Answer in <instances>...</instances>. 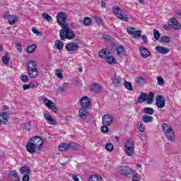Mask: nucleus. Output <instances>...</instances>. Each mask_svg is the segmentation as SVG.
<instances>
[{
    "label": "nucleus",
    "mask_w": 181,
    "mask_h": 181,
    "mask_svg": "<svg viewBox=\"0 0 181 181\" xmlns=\"http://www.w3.org/2000/svg\"><path fill=\"white\" fill-rule=\"evenodd\" d=\"M42 18L44 19H46V21H47L48 22H50V21H52V16H50L49 14H47V13H42Z\"/></svg>",
    "instance_id": "43"
},
{
    "label": "nucleus",
    "mask_w": 181,
    "mask_h": 181,
    "mask_svg": "<svg viewBox=\"0 0 181 181\" xmlns=\"http://www.w3.org/2000/svg\"><path fill=\"white\" fill-rule=\"evenodd\" d=\"M153 33L154 35V39H156V40H159L160 33L158 31V30H153Z\"/></svg>",
    "instance_id": "40"
},
{
    "label": "nucleus",
    "mask_w": 181,
    "mask_h": 181,
    "mask_svg": "<svg viewBox=\"0 0 181 181\" xmlns=\"http://www.w3.org/2000/svg\"><path fill=\"white\" fill-rule=\"evenodd\" d=\"M147 95L145 93H142L140 96L138 98V103L139 104H142V103H145L146 101Z\"/></svg>",
    "instance_id": "26"
},
{
    "label": "nucleus",
    "mask_w": 181,
    "mask_h": 181,
    "mask_svg": "<svg viewBox=\"0 0 181 181\" xmlns=\"http://www.w3.org/2000/svg\"><path fill=\"white\" fill-rule=\"evenodd\" d=\"M146 101H147V104H152V103H153V99L151 98H148L147 96Z\"/></svg>",
    "instance_id": "57"
},
{
    "label": "nucleus",
    "mask_w": 181,
    "mask_h": 181,
    "mask_svg": "<svg viewBox=\"0 0 181 181\" xmlns=\"http://www.w3.org/2000/svg\"><path fill=\"white\" fill-rule=\"evenodd\" d=\"M27 67L28 70V74L31 78H36V77L39 75V72L37 71V64H36V61L30 60L27 62Z\"/></svg>",
    "instance_id": "2"
},
{
    "label": "nucleus",
    "mask_w": 181,
    "mask_h": 181,
    "mask_svg": "<svg viewBox=\"0 0 181 181\" xmlns=\"http://www.w3.org/2000/svg\"><path fill=\"white\" fill-rule=\"evenodd\" d=\"M57 93H59V94H62V93H64V91H66V86L64 85L62 86H59L58 88V89L57 90Z\"/></svg>",
    "instance_id": "42"
},
{
    "label": "nucleus",
    "mask_w": 181,
    "mask_h": 181,
    "mask_svg": "<svg viewBox=\"0 0 181 181\" xmlns=\"http://www.w3.org/2000/svg\"><path fill=\"white\" fill-rule=\"evenodd\" d=\"M88 112L87 111V109L81 108L79 110V117L81 118V119H86L87 118V114Z\"/></svg>",
    "instance_id": "22"
},
{
    "label": "nucleus",
    "mask_w": 181,
    "mask_h": 181,
    "mask_svg": "<svg viewBox=\"0 0 181 181\" xmlns=\"http://www.w3.org/2000/svg\"><path fill=\"white\" fill-rule=\"evenodd\" d=\"M83 23L85 26H88L91 25V18L86 17L83 20Z\"/></svg>",
    "instance_id": "41"
},
{
    "label": "nucleus",
    "mask_w": 181,
    "mask_h": 181,
    "mask_svg": "<svg viewBox=\"0 0 181 181\" xmlns=\"http://www.w3.org/2000/svg\"><path fill=\"white\" fill-rule=\"evenodd\" d=\"M142 121L145 124H149V122H153V117L149 116L148 115H144L142 116Z\"/></svg>",
    "instance_id": "21"
},
{
    "label": "nucleus",
    "mask_w": 181,
    "mask_h": 181,
    "mask_svg": "<svg viewBox=\"0 0 181 181\" xmlns=\"http://www.w3.org/2000/svg\"><path fill=\"white\" fill-rule=\"evenodd\" d=\"M160 43H170V37L163 35L160 38Z\"/></svg>",
    "instance_id": "30"
},
{
    "label": "nucleus",
    "mask_w": 181,
    "mask_h": 181,
    "mask_svg": "<svg viewBox=\"0 0 181 181\" xmlns=\"http://www.w3.org/2000/svg\"><path fill=\"white\" fill-rule=\"evenodd\" d=\"M142 111L146 115H153V112H155V110L152 107H144Z\"/></svg>",
    "instance_id": "23"
},
{
    "label": "nucleus",
    "mask_w": 181,
    "mask_h": 181,
    "mask_svg": "<svg viewBox=\"0 0 181 181\" xmlns=\"http://www.w3.org/2000/svg\"><path fill=\"white\" fill-rule=\"evenodd\" d=\"M16 47L18 52V53H21L22 52V45L21 43H16Z\"/></svg>",
    "instance_id": "51"
},
{
    "label": "nucleus",
    "mask_w": 181,
    "mask_h": 181,
    "mask_svg": "<svg viewBox=\"0 0 181 181\" xmlns=\"http://www.w3.org/2000/svg\"><path fill=\"white\" fill-rule=\"evenodd\" d=\"M2 62L4 64H9V57H8L6 56H3Z\"/></svg>",
    "instance_id": "48"
},
{
    "label": "nucleus",
    "mask_w": 181,
    "mask_h": 181,
    "mask_svg": "<svg viewBox=\"0 0 181 181\" xmlns=\"http://www.w3.org/2000/svg\"><path fill=\"white\" fill-rule=\"evenodd\" d=\"M11 115L8 113V112H3L0 113V117H1L3 119L4 125H8V121H9V118H11Z\"/></svg>",
    "instance_id": "17"
},
{
    "label": "nucleus",
    "mask_w": 181,
    "mask_h": 181,
    "mask_svg": "<svg viewBox=\"0 0 181 181\" xmlns=\"http://www.w3.org/2000/svg\"><path fill=\"white\" fill-rule=\"evenodd\" d=\"M127 30L129 35H134V32H135V28L129 27L127 29Z\"/></svg>",
    "instance_id": "52"
},
{
    "label": "nucleus",
    "mask_w": 181,
    "mask_h": 181,
    "mask_svg": "<svg viewBox=\"0 0 181 181\" xmlns=\"http://www.w3.org/2000/svg\"><path fill=\"white\" fill-rule=\"evenodd\" d=\"M30 177H29V174L28 175H24L23 177V181H29Z\"/></svg>",
    "instance_id": "56"
},
{
    "label": "nucleus",
    "mask_w": 181,
    "mask_h": 181,
    "mask_svg": "<svg viewBox=\"0 0 181 181\" xmlns=\"http://www.w3.org/2000/svg\"><path fill=\"white\" fill-rule=\"evenodd\" d=\"M29 88H32V83L30 84H25L23 86V89L24 91H26V90H29Z\"/></svg>",
    "instance_id": "54"
},
{
    "label": "nucleus",
    "mask_w": 181,
    "mask_h": 181,
    "mask_svg": "<svg viewBox=\"0 0 181 181\" xmlns=\"http://www.w3.org/2000/svg\"><path fill=\"white\" fill-rule=\"evenodd\" d=\"M124 86L127 88V90H129V91H132V90H134V88L132 87V83H131V82L125 81L124 82Z\"/></svg>",
    "instance_id": "33"
},
{
    "label": "nucleus",
    "mask_w": 181,
    "mask_h": 181,
    "mask_svg": "<svg viewBox=\"0 0 181 181\" xmlns=\"http://www.w3.org/2000/svg\"><path fill=\"white\" fill-rule=\"evenodd\" d=\"M137 128L140 132H145V126L144 125V123L142 122H137Z\"/></svg>",
    "instance_id": "34"
},
{
    "label": "nucleus",
    "mask_w": 181,
    "mask_h": 181,
    "mask_svg": "<svg viewBox=\"0 0 181 181\" xmlns=\"http://www.w3.org/2000/svg\"><path fill=\"white\" fill-rule=\"evenodd\" d=\"M156 104L158 108L162 109L165 107L166 99L161 95H158L156 98Z\"/></svg>",
    "instance_id": "7"
},
{
    "label": "nucleus",
    "mask_w": 181,
    "mask_h": 181,
    "mask_svg": "<svg viewBox=\"0 0 181 181\" xmlns=\"http://www.w3.org/2000/svg\"><path fill=\"white\" fill-rule=\"evenodd\" d=\"M80 104L82 108L88 110L90 108V104H91V100L87 96H83L80 100Z\"/></svg>",
    "instance_id": "8"
},
{
    "label": "nucleus",
    "mask_w": 181,
    "mask_h": 181,
    "mask_svg": "<svg viewBox=\"0 0 181 181\" xmlns=\"http://www.w3.org/2000/svg\"><path fill=\"white\" fill-rule=\"evenodd\" d=\"M118 171L122 175H124L125 176H129V175H134V170L131 169L128 166H120L118 168Z\"/></svg>",
    "instance_id": "10"
},
{
    "label": "nucleus",
    "mask_w": 181,
    "mask_h": 181,
    "mask_svg": "<svg viewBox=\"0 0 181 181\" xmlns=\"http://www.w3.org/2000/svg\"><path fill=\"white\" fill-rule=\"evenodd\" d=\"M44 117L47 121H48L49 125H56L57 122L53 119V117L49 113H45Z\"/></svg>",
    "instance_id": "19"
},
{
    "label": "nucleus",
    "mask_w": 181,
    "mask_h": 181,
    "mask_svg": "<svg viewBox=\"0 0 181 181\" xmlns=\"http://www.w3.org/2000/svg\"><path fill=\"white\" fill-rule=\"evenodd\" d=\"M157 80L158 86H163V84H165V80L163 78H162V76H158Z\"/></svg>",
    "instance_id": "44"
},
{
    "label": "nucleus",
    "mask_w": 181,
    "mask_h": 181,
    "mask_svg": "<svg viewBox=\"0 0 181 181\" xmlns=\"http://www.w3.org/2000/svg\"><path fill=\"white\" fill-rule=\"evenodd\" d=\"M65 119H66V121H71V119H73V117H71V116H66V117H65Z\"/></svg>",
    "instance_id": "62"
},
{
    "label": "nucleus",
    "mask_w": 181,
    "mask_h": 181,
    "mask_svg": "<svg viewBox=\"0 0 181 181\" xmlns=\"http://www.w3.org/2000/svg\"><path fill=\"white\" fill-rule=\"evenodd\" d=\"M140 53L144 59H146L151 56V52L146 48H141L140 49Z\"/></svg>",
    "instance_id": "20"
},
{
    "label": "nucleus",
    "mask_w": 181,
    "mask_h": 181,
    "mask_svg": "<svg viewBox=\"0 0 181 181\" xmlns=\"http://www.w3.org/2000/svg\"><path fill=\"white\" fill-rule=\"evenodd\" d=\"M21 80L23 83H26V81H29V76L27 75H21Z\"/></svg>",
    "instance_id": "45"
},
{
    "label": "nucleus",
    "mask_w": 181,
    "mask_h": 181,
    "mask_svg": "<svg viewBox=\"0 0 181 181\" xmlns=\"http://www.w3.org/2000/svg\"><path fill=\"white\" fill-rule=\"evenodd\" d=\"M56 74L58 78H63V74H62V69H57Z\"/></svg>",
    "instance_id": "47"
},
{
    "label": "nucleus",
    "mask_w": 181,
    "mask_h": 181,
    "mask_svg": "<svg viewBox=\"0 0 181 181\" xmlns=\"http://www.w3.org/2000/svg\"><path fill=\"white\" fill-rule=\"evenodd\" d=\"M58 149H59V151H61V152H64V151H67V149H68L67 144L63 143V144H60L58 147Z\"/></svg>",
    "instance_id": "35"
},
{
    "label": "nucleus",
    "mask_w": 181,
    "mask_h": 181,
    "mask_svg": "<svg viewBox=\"0 0 181 181\" xmlns=\"http://www.w3.org/2000/svg\"><path fill=\"white\" fill-rule=\"evenodd\" d=\"M99 56H100L102 59H106V58H107V50H105V49H102V50L99 52Z\"/></svg>",
    "instance_id": "39"
},
{
    "label": "nucleus",
    "mask_w": 181,
    "mask_h": 181,
    "mask_svg": "<svg viewBox=\"0 0 181 181\" xmlns=\"http://www.w3.org/2000/svg\"><path fill=\"white\" fill-rule=\"evenodd\" d=\"M112 81L115 87H119V86H121V83L122 82V78L119 76L115 75V76L112 78Z\"/></svg>",
    "instance_id": "16"
},
{
    "label": "nucleus",
    "mask_w": 181,
    "mask_h": 181,
    "mask_svg": "<svg viewBox=\"0 0 181 181\" xmlns=\"http://www.w3.org/2000/svg\"><path fill=\"white\" fill-rule=\"evenodd\" d=\"M73 179H74V181H80V180H78V177L77 176H76V175H74V176L73 177Z\"/></svg>",
    "instance_id": "64"
},
{
    "label": "nucleus",
    "mask_w": 181,
    "mask_h": 181,
    "mask_svg": "<svg viewBox=\"0 0 181 181\" xmlns=\"http://www.w3.org/2000/svg\"><path fill=\"white\" fill-rule=\"evenodd\" d=\"M135 82L138 84V86H144L145 84V78L144 77H137L135 79Z\"/></svg>",
    "instance_id": "29"
},
{
    "label": "nucleus",
    "mask_w": 181,
    "mask_h": 181,
    "mask_svg": "<svg viewBox=\"0 0 181 181\" xmlns=\"http://www.w3.org/2000/svg\"><path fill=\"white\" fill-rule=\"evenodd\" d=\"M4 18L8 19L9 25H15L18 21V16L11 15L9 13H6Z\"/></svg>",
    "instance_id": "9"
},
{
    "label": "nucleus",
    "mask_w": 181,
    "mask_h": 181,
    "mask_svg": "<svg viewBox=\"0 0 181 181\" xmlns=\"http://www.w3.org/2000/svg\"><path fill=\"white\" fill-rule=\"evenodd\" d=\"M26 149L30 153H35L37 150V147L33 144L30 141L26 144Z\"/></svg>",
    "instance_id": "13"
},
{
    "label": "nucleus",
    "mask_w": 181,
    "mask_h": 181,
    "mask_svg": "<svg viewBox=\"0 0 181 181\" xmlns=\"http://www.w3.org/2000/svg\"><path fill=\"white\" fill-rule=\"evenodd\" d=\"M32 31L33 33H35V35H39L40 33L39 31H37V30H36V28H32Z\"/></svg>",
    "instance_id": "58"
},
{
    "label": "nucleus",
    "mask_w": 181,
    "mask_h": 181,
    "mask_svg": "<svg viewBox=\"0 0 181 181\" xmlns=\"http://www.w3.org/2000/svg\"><path fill=\"white\" fill-rule=\"evenodd\" d=\"M141 34H142V31H141V30H135L133 33V37L134 39H137L138 40V39H139V37H141Z\"/></svg>",
    "instance_id": "36"
},
{
    "label": "nucleus",
    "mask_w": 181,
    "mask_h": 181,
    "mask_svg": "<svg viewBox=\"0 0 181 181\" xmlns=\"http://www.w3.org/2000/svg\"><path fill=\"white\" fill-rule=\"evenodd\" d=\"M107 6V4L104 1H101V7L102 8H105V6Z\"/></svg>",
    "instance_id": "63"
},
{
    "label": "nucleus",
    "mask_w": 181,
    "mask_h": 181,
    "mask_svg": "<svg viewBox=\"0 0 181 181\" xmlns=\"http://www.w3.org/2000/svg\"><path fill=\"white\" fill-rule=\"evenodd\" d=\"M116 52L117 54H124V53L125 52V49L122 46H119L116 49Z\"/></svg>",
    "instance_id": "37"
},
{
    "label": "nucleus",
    "mask_w": 181,
    "mask_h": 181,
    "mask_svg": "<svg viewBox=\"0 0 181 181\" xmlns=\"http://www.w3.org/2000/svg\"><path fill=\"white\" fill-rule=\"evenodd\" d=\"M43 103L45 105H46L48 108L50 110H56V105L54 103L52 102V100L47 99V98H43Z\"/></svg>",
    "instance_id": "14"
},
{
    "label": "nucleus",
    "mask_w": 181,
    "mask_h": 181,
    "mask_svg": "<svg viewBox=\"0 0 181 181\" xmlns=\"http://www.w3.org/2000/svg\"><path fill=\"white\" fill-rule=\"evenodd\" d=\"M168 25L175 29V30H179L180 29V23L175 18H171L168 20Z\"/></svg>",
    "instance_id": "11"
},
{
    "label": "nucleus",
    "mask_w": 181,
    "mask_h": 181,
    "mask_svg": "<svg viewBox=\"0 0 181 181\" xmlns=\"http://www.w3.org/2000/svg\"><path fill=\"white\" fill-rule=\"evenodd\" d=\"M105 149L107 150L108 152H112V151H114V145L111 143H107L105 145Z\"/></svg>",
    "instance_id": "38"
},
{
    "label": "nucleus",
    "mask_w": 181,
    "mask_h": 181,
    "mask_svg": "<svg viewBox=\"0 0 181 181\" xmlns=\"http://www.w3.org/2000/svg\"><path fill=\"white\" fill-rule=\"evenodd\" d=\"M140 37H141L142 40H143V43L144 45H148V37H146V35H141L140 36Z\"/></svg>",
    "instance_id": "46"
},
{
    "label": "nucleus",
    "mask_w": 181,
    "mask_h": 181,
    "mask_svg": "<svg viewBox=\"0 0 181 181\" xmlns=\"http://www.w3.org/2000/svg\"><path fill=\"white\" fill-rule=\"evenodd\" d=\"M102 121L103 125H107L110 127V125H111V124L113 122V119L111 115H106L102 117Z\"/></svg>",
    "instance_id": "12"
},
{
    "label": "nucleus",
    "mask_w": 181,
    "mask_h": 181,
    "mask_svg": "<svg viewBox=\"0 0 181 181\" xmlns=\"http://www.w3.org/2000/svg\"><path fill=\"white\" fill-rule=\"evenodd\" d=\"M156 52L158 53H160L161 54H168L169 52H170V49L168 47H162V46H157L156 47Z\"/></svg>",
    "instance_id": "18"
},
{
    "label": "nucleus",
    "mask_w": 181,
    "mask_h": 181,
    "mask_svg": "<svg viewBox=\"0 0 181 181\" xmlns=\"http://www.w3.org/2000/svg\"><path fill=\"white\" fill-rule=\"evenodd\" d=\"M106 62L109 63V64H116L117 60L112 56H107L106 57Z\"/></svg>",
    "instance_id": "27"
},
{
    "label": "nucleus",
    "mask_w": 181,
    "mask_h": 181,
    "mask_svg": "<svg viewBox=\"0 0 181 181\" xmlns=\"http://www.w3.org/2000/svg\"><path fill=\"white\" fill-rule=\"evenodd\" d=\"M162 131L168 141H175V132L172 129V127L168 124H162Z\"/></svg>",
    "instance_id": "3"
},
{
    "label": "nucleus",
    "mask_w": 181,
    "mask_h": 181,
    "mask_svg": "<svg viewBox=\"0 0 181 181\" xmlns=\"http://www.w3.org/2000/svg\"><path fill=\"white\" fill-rule=\"evenodd\" d=\"M163 29H164L165 30H170V26L164 25H163Z\"/></svg>",
    "instance_id": "60"
},
{
    "label": "nucleus",
    "mask_w": 181,
    "mask_h": 181,
    "mask_svg": "<svg viewBox=\"0 0 181 181\" xmlns=\"http://www.w3.org/2000/svg\"><path fill=\"white\" fill-rule=\"evenodd\" d=\"M37 46L36 45L33 44L30 46H28L26 49V51L28 53H33L34 50H36Z\"/></svg>",
    "instance_id": "31"
},
{
    "label": "nucleus",
    "mask_w": 181,
    "mask_h": 181,
    "mask_svg": "<svg viewBox=\"0 0 181 181\" xmlns=\"http://www.w3.org/2000/svg\"><path fill=\"white\" fill-rule=\"evenodd\" d=\"M66 49L68 52L78 50V44H76V42H71L66 45Z\"/></svg>",
    "instance_id": "15"
},
{
    "label": "nucleus",
    "mask_w": 181,
    "mask_h": 181,
    "mask_svg": "<svg viewBox=\"0 0 181 181\" xmlns=\"http://www.w3.org/2000/svg\"><path fill=\"white\" fill-rule=\"evenodd\" d=\"M54 45L57 49H58V50H62V49H63L64 46V45L63 44V42L60 40L55 41Z\"/></svg>",
    "instance_id": "32"
},
{
    "label": "nucleus",
    "mask_w": 181,
    "mask_h": 181,
    "mask_svg": "<svg viewBox=\"0 0 181 181\" xmlns=\"http://www.w3.org/2000/svg\"><path fill=\"white\" fill-rule=\"evenodd\" d=\"M8 175H9V176L16 177H16H19V175H18V173H16V170L11 171Z\"/></svg>",
    "instance_id": "50"
},
{
    "label": "nucleus",
    "mask_w": 181,
    "mask_h": 181,
    "mask_svg": "<svg viewBox=\"0 0 181 181\" xmlns=\"http://www.w3.org/2000/svg\"><path fill=\"white\" fill-rule=\"evenodd\" d=\"M90 90L93 93H98V91H101V86L98 83H95L91 86Z\"/></svg>",
    "instance_id": "25"
},
{
    "label": "nucleus",
    "mask_w": 181,
    "mask_h": 181,
    "mask_svg": "<svg viewBox=\"0 0 181 181\" xmlns=\"http://www.w3.org/2000/svg\"><path fill=\"white\" fill-rule=\"evenodd\" d=\"M154 97H155V95L153 93V92H150L148 93V98H152L153 100Z\"/></svg>",
    "instance_id": "59"
},
{
    "label": "nucleus",
    "mask_w": 181,
    "mask_h": 181,
    "mask_svg": "<svg viewBox=\"0 0 181 181\" xmlns=\"http://www.w3.org/2000/svg\"><path fill=\"white\" fill-rule=\"evenodd\" d=\"M103 40H105L106 42H110L111 40V37L109 35L104 34L103 35Z\"/></svg>",
    "instance_id": "53"
},
{
    "label": "nucleus",
    "mask_w": 181,
    "mask_h": 181,
    "mask_svg": "<svg viewBox=\"0 0 181 181\" xmlns=\"http://www.w3.org/2000/svg\"><path fill=\"white\" fill-rule=\"evenodd\" d=\"M67 20V15L66 13L59 12L57 15V22L62 28L59 30V37L62 40H73L76 37L74 31L69 28V24L66 21Z\"/></svg>",
    "instance_id": "1"
},
{
    "label": "nucleus",
    "mask_w": 181,
    "mask_h": 181,
    "mask_svg": "<svg viewBox=\"0 0 181 181\" xmlns=\"http://www.w3.org/2000/svg\"><path fill=\"white\" fill-rule=\"evenodd\" d=\"M112 11L115 16H117V18H118L121 21H124V22H128L129 21V18H128L127 16L125 14L124 12H122L121 11L119 7L118 6L112 7Z\"/></svg>",
    "instance_id": "5"
},
{
    "label": "nucleus",
    "mask_w": 181,
    "mask_h": 181,
    "mask_svg": "<svg viewBox=\"0 0 181 181\" xmlns=\"http://www.w3.org/2000/svg\"><path fill=\"white\" fill-rule=\"evenodd\" d=\"M135 151V142L132 139H129L124 144V152L127 156H132Z\"/></svg>",
    "instance_id": "4"
},
{
    "label": "nucleus",
    "mask_w": 181,
    "mask_h": 181,
    "mask_svg": "<svg viewBox=\"0 0 181 181\" xmlns=\"http://www.w3.org/2000/svg\"><path fill=\"white\" fill-rule=\"evenodd\" d=\"M67 145L68 149H73V151H76V149H78V144L71 142L69 143Z\"/></svg>",
    "instance_id": "28"
},
{
    "label": "nucleus",
    "mask_w": 181,
    "mask_h": 181,
    "mask_svg": "<svg viewBox=\"0 0 181 181\" xmlns=\"http://www.w3.org/2000/svg\"><path fill=\"white\" fill-rule=\"evenodd\" d=\"M110 129H108V125H104L101 127V132H103V134H107Z\"/></svg>",
    "instance_id": "49"
},
{
    "label": "nucleus",
    "mask_w": 181,
    "mask_h": 181,
    "mask_svg": "<svg viewBox=\"0 0 181 181\" xmlns=\"http://www.w3.org/2000/svg\"><path fill=\"white\" fill-rule=\"evenodd\" d=\"M20 172L22 175H30V168L26 166H22L20 169Z\"/></svg>",
    "instance_id": "24"
},
{
    "label": "nucleus",
    "mask_w": 181,
    "mask_h": 181,
    "mask_svg": "<svg viewBox=\"0 0 181 181\" xmlns=\"http://www.w3.org/2000/svg\"><path fill=\"white\" fill-rule=\"evenodd\" d=\"M97 177H98V175H92L90 179H92L93 180L97 181Z\"/></svg>",
    "instance_id": "61"
},
{
    "label": "nucleus",
    "mask_w": 181,
    "mask_h": 181,
    "mask_svg": "<svg viewBox=\"0 0 181 181\" xmlns=\"http://www.w3.org/2000/svg\"><path fill=\"white\" fill-rule=\"evenodd\" d=\"M36 147L37 151H40L43 146V140L39 136H35L30 140Z\"/></svg>",
    "instance_id": "6"
},
{
    "label": "nucleus",
    "mask_w": 181,
    "mask_h": 181,
    "mask_svg": "<svg viewBox=\"0 0 181 181\" xmlns=\"http://www.w3.org/2000/svg\"><path fill=\"white\" fill-rule=\"evenodd\" d=\"M94 19L98 23H103V18L101 17H94Z\"/></svg>",
    "instance_id": "55"
}]
</instances>
